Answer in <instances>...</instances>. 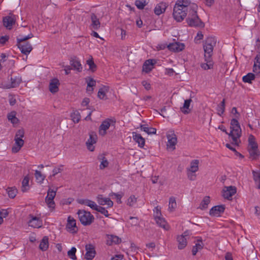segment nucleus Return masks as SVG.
Segmentation results:
<instances>
[{
	"instance_id": "f257e3e1",
	"label": "nucleus",
	"mask_w": 260,
	"mask_h": 260,
	"mask_svg": "<svg viewBox=\"0 0 260 260\" xmlns=\"http://www.w3.org/2000/svg\"><path fill=\"white\" fill-rule=\"evenodd\" d=\"M216 43V40L214 37H208L204 44V58L205 63H202L201 67L204 70H208L212 68L213 63L212 59L213 50Z\"/></svg>"
},
{
	"instance_id": "f03ea898",
	"label": "nucleus",
	"mask_w": 260,
	"mask_h": 260,
	"mask_svg": "<svg viewBox=\"0 0 260 260\" xmlns=\"http://www.w3.org/2000/svg\"><path fill=\"white\" fill-rule=\"evenodd\" d=\"M194 3L189 0H178L176 2L173 9V15L178 22L182 21L190 11V7Z\"/></svg>"
},
{
	"instance_id": "7ed1b4c3",
	"label": "nucleus",
	"mask_w": 260,
	"mask_h": 260,
	"mask_svg": "<svg viewBox=\"0 0 260 260\" xmlns=\"http://www.w3.org/2000/svg\"><path fill=\"white\" fill-rule=\"evenodd\" d=\"M34 37L32 33L30 32L27 36H23L19 35L17 38V46L20 50L22 53L28 55L32 50L31 45L27 40Z\"/></svg>"
},
{
	"instance_id": "20e7f679",
	"label": "nucleus",
	"mask_w": 260,
	"mask_h": 260,
	"mask_svg": "<svg viewBox=\"0 0 260 260\" xmlns=\"http://www.w3.org/2000/svg\"><path fill=\"white\" fill-rule=\"evenodd\" d=\"M198 6L196 4L191 5L190 7L188 17L186 19L188 24L191 27L204 26V24L201 21L197 15Z\"/></svg>"
},
{
	"instance_id": "39448f33",
	"label": "nucleus",
	"mask_w": 260,
	"mask_h": 260,
	"mask_svg": "<svg viewBox=\"0 0 260 260\" xmlns=\"http://www.w3.org/2000/svg\"><path fill=\"white\" fill-rule=\"evenodd\" d=\"M230 128L229 137L232 138V144L238 146L240 143V138L241 136V129L238 120L235 118L232 119Z\"/></svg>"
},
{
	"instance_id": "423d86ee",
	"label": "nucleus",
	"mask_w": 260,
	"mask_h": 260,
	"mask_svg": "<svg viewBox=\"0 0 260 260\" xmlns=\"http://www.w3.org/2000/svg\"><path fill=\"white\" fill-rule=\"evenodd\" d=\"M24 136V131L23 129L18 130L15 134V143L12 148L13 153L18 152L24 145V141L22 138Z\"/></svg>"
},
{
	"instance_id": "0eeeda50",
	"label": "nucleus",
	"mask_w": 260,
	"mask_h": 260,
	"mask_svg": "<svg viewBox=\"0 0 260 260\" xmlns=\"http://www.w3.org/2000/svg\"><path fill=\"white\" fill-rule=\"evenodd\" d=\"M77 214L80 221L83 225H89L94 221V217L89 212L84 210H79Z\"/></svg>"
},
{
	"instance_id": "6e6552de",
	"label": "nucleus",
	"mask_w": 260,
	"mask_h": 260,
	"mask_svg": "<svg viewBox=\"0 0 260 260\" xmlns=\"http://www.w3.org/2000/svg\"><path fill=\"white\" fill-rule=\"evenodd\" d=\"M177 240L179 244L189 243H194V244H199L200 242H203V240L201 237H191L189 235V232L186 231L180 236H178Z\"/></svg>"
},
{
	"instance_id": "1a4fd4ad",
	"label": "nucleus",
	"mask_w": 260,
	"mask_h": 260,
	"mask_svg": "<svg viewBox=\"0 0 260 260\" xmlns=\"http://www.w3.org/2000/svg\"><path fill=\"white\" fill-rule=\"evenodd\" d=\"M22 81L21 77L19 76L11 77L10 82L4 81L1 83V87L4 89L15 88L19 86Z\"/></svg>"
},
{
	"instance_id": "9d476101",
	"label": "nucleus",
	"mask_w": 260,
	"mask_h": 260,
	"mask_svg": "<svg viewBox=\"0 0 260 260\" xmlns=\"http://www.w3.org/2000/svg\"><path fill=\"white\" fill-rule=\"evenodd\" d=\"M56 190H53L49 188L47 192V196L45 198V202L48 205L49 208L54 209L55 207V203L54 199L56 195Z\"/></svg>"
},
{
	"instance_id": "9b49d317",
	"label": "nucleus",
	"mask_w": 260,
	"mask_h": 260,
	"mask_svg": "<svg viewBox=\"0 0 260 260\" xmlns=\"http://www.w3.org/2000/svg\"><path fill=\"white\" fill-rule=\"evenodd\" d=\"M237 191L236 187L233 186H225L222 190V196L224 198L231 200L232 197Z\"/></svg>"
},
{
	"instance_id": "f8f14e48",
	"label": "nucleus",
	"mask_w": 260,
	"mask_h": 260,
	"mask_svg": "<svg viewBox=\"0 0 260 260\" xmlns=\"http://www.w3.org/2000/svg\"><path fill=\"white\" fill-rule=\"evenodd\" d=\"M66 228L68 232L73 234L76 233L78 230L76 220L71 216H69L68 218Z\"/></svg>"
},
{
	"instance_id": "ddd939ff",
	"label": "nucleus",
	"mask_w": 260,
	"mask_h": 260,
	"mask_svg": "<svg viewBox=\"0 0 260 260\" xmlns=\"http://www.w3.org/2000/svg\"><path fill=\"white\" fill-rule=\"evenodd\" d=\"M86 253L85 258L87 260L92 259L96 254L95 247L93 245H85Z\"/></svg>"
},
{
	"instance_id": "4468645a",
	"label": "nucleus",
	"mask_w": 260,
	"mask_h": 260,
	"mask_svg": "<svg viewBox=\"0 0 260 260\" xmlns=\"http://www.w3.org/2000/svg\"><path fill=\"white\" fill-rule=\"evenodd\" d=\"M29 220L28 222V225L34 228H39L42 226V220L38 217L29 215Z\"/></svg>"
},
{
	"instance_id": "2eb2a0df",
	"label": "nucleus",
	"mask_w": 260,
	"mask_h": 260,
	"mask_svg": "<svg viewBox=\"0 0 260 260\" xmlns=\"http://www.w3.org/2000/svg\"><path fill=\"white\" fill-rule=\"evenodd\" d=\"M96 201L100 205H106L107 208H111L113 205V202L109 198H105L102 194L96 197Z\"/></svg>"
},
{
	"instance_id": "dca6fc26",
	"label": "nucleus",
	"mask_w": 260,
	"mask_h": 260,
	"mask_svg": "<svg viewBox=\"0 0 260 260\" xmlns=\"http://www.w3.org/2000/svg\"><path fill=\"white\" fill-rule=\"evenodd\" d=\"M97 141V136L93 133L91 132L89 134V138L86 142L87 149L90 151H93L94 149L93 144H95Z\"/></svg>"
},
{
	"instance_id": "f3484780",
	"label": "nucleus",
	"mask_w": 260,
	"mask_h": 260,
	"mask_svg": "<svg viewBox=\"0 0 260 260\" xmlns=\"http://www.w3.org/2000/svg\"><path fill=\"white\" fill-rule=\"evenodd\" d=\"M168 139L167 147L172 150L175 149V145L177 142V139L174 132H171L167 136Z\"/></svg>"
},
{
	"instance_id": "a211bd4d",
	"label": "nucleus",
	"mask_w": 260,
	"mask_h": 260,
	"mask_svg": "<svg viewBox=\"0 0 260 260\" xmlns=\"http://www.w3.org/2000/svg\"><path fill=\"white\" fill-rule=\"evenodd\" d=\"M184 44L180 42L170 43L167 45V48L170 50L175 52H179L182 51L184 49Z\"/></svg>"
},
{
	"instance_id": "6ab92c4d",
	"label": "nucleus",
	"mask_w": 260,
	"mask_h": 260,
	"mask_svg": "<svg viewBox=\"0 0 260 260\" xmlns=\"http://www.w3.org/2000/svg\"><path fill=\"white\" fill-rule=\"evenodd\" d=\"M225 207L223 205L215 206L210 210V215L213 216H219L224 211Z\"/></svg>"
},
{
	"instance_id": "aec40b11",
	"label": "nucleus",
	"mask_w": 260,
	"mask_h": 260,
	"mask_svg": "<svg viewBox=\"0 0 260 260\" xmlns=\"http://www.w3.org/2000/svg\"><path fill=\"white\" fill-rule=\"evenodd\" d=\"M112 121L110 119H107L102 123L99 129V133L101 135L104 136L106 134V131L109 128L111 122Z\"/></svg>"
},
{
	"instance_id": "412c9836",
	"label": "nucleus",
	"mask_w": 260,
	"mask_h": 260,
	"mask_svg": "<svg viewBox=\"0 0 260 260\" xmlns=\"http://www.w3.org/2000/svg\"><path fill=\"white\" fill-rule=\"evenodd\" d=\"M15 22L14 16H8L3 18V24L8 29H11Z\"/></svg>"
},
{
	"instance_id": "4be33fe9",
	"label": "nucleus",
	"mask_w": 260,
	"mask_h": 260,
	"mask_svg": "<svg viewBox=\"0 0 260 260\" xmlns=\"http://www.w3.org/2000/svg\"><path fill=\"white\" fill-rule=\"evenodd\" d=\"M59 81L57 78H53L50 80L49 83V90L52 93H55L58 91Z\"/></svg>"
},
{
	"instance_id": "5701e85b",
	"label": "nucleus",
	"mask_w": 260,
	"mask_h": 260,
	"mask_svg": "<svg viewBox=\"0 0 260 260\" xmlns=\"http://www.w3.org/2000/svg\"><path fill=\"white\" fill-rule=\"evenodd\" d=\"M167 7L168 5L166 3L160 2L155 6L154 12L156 15H159L166 11Z\"/></svg>"
},
{
	"instance_id": "b1692460",
	"label": "nucleus",
	"mask_w": 260,
	"mask_h": 260,
	"mask_svg": "<svg viewBox=\"0 0 260 260\" xmlns=\"http://www.w3.org/2000/svg\"><path fill=\"white\" fill-rule=\"evenodd\" d=\"M90 18L91 20V23L90 25L91 28L94 30L99 29L101 26V23L97 16L95 14L92 13L91 15Z\"/></svg>"
},
{
	"instance_id": "393cba45",
	"label": "nucleus",
	"mask_w": 260,
	"mask_h": 260,
	"mask_svg": "<svg viewBox=\"0 0 260 260\" xmlns=\"http://www.w3.org/2000/svg\"><path fill=\"white\" fill-rule=\"evenodd\" d=\"M132 134L133 140L138 144L139 147H143L145 143V139L140 134H137L136 132H133Z\"/></svg>"
},
{
	"instance_id": "a878e982",
	"label": "nucleus",
	"mask_w": 260,
	"mask_h": 260,
	"mask_svg": "<svg viewBox=\"0 0 260 260\" xmlns=\"http://www.w3.org/2000/svg\"><path fill=\"white\" fill-rule=\"evenodd\" d=\"M106 237L107 244H120L122 242L121 238L115 235H107Z\"/></svg>"
},
{
	"instance_id": "bb28decb",
	"label": "nucleus",
	"mask_w": 260,
	"mask_h": 260,
	"mask_svg": "<svg viewBox=\"0 0 260 260\" xmlns=\"http://www.w3.org/2000/svg\"><path fill=\"white\" fill-rule=\"evenodd\" d=\"M70 64L72 66L74 70L78 72H81L82 69V65L79 60L76 58H72L70 60Z\"/></svg>"
},
{
	"instance_id": "cd10ccee",
	"label": "nucleus",
	"mask_w": 260,
	"mask_h": 260,
	"mask_svg": "<svg viewBox=\"0 0 260 260\" xmlns=\"http://www.w3.org/2000/svg\"><path fill=\"white\" fill-rule=\"evenodd\" d=\"M199 160L198 159L192 160L190 162L189 167L186 168V171L191 172H197L199 170Z\"/></svg>"
},
{
	"instance_id": "c85d7f7f",
	"label": "nucleus",
	"mask_w": 260,
	"mask_h": 260,
	"mask_svg": "<svg viewBox=\"0 0 260 260\" xmlns=\"http://www.w3.org/2000/svg\"><path fill=\"white\" fill-rule=\"evenodd\" d=\"M253 72L255 74H260V53L256 55L254 58Z\"/></svg>"
},
{
	"instance_id": "c756f323",
	"label": "nucleus",
	"mask_w": 260,
	"mask_h": 260,
	"mask_svg": "<svg viewBox=\"0 0 260 260\" xmlns=\"http://www.w3.org/2000/svg\"><path fill=\"white\" fill-rule=\"evenodd\" d=\"M255 149H258V146L257 143L255 141V137L250 135L248 138V149L252 150Z\"/></svg>"
},
{
	"instance_id": "7c9ffc66",
	"label": "nucleus",
	"mask_w": 260,
	"mask_h": 260,
	"mask_svg": "<svg viewBox=\"0 0 260 260\" xmlns=\"http://www.w3.org/2000/svg\"><path fill=\"white\" fill-rule=\"evenodd\" d=\"M153 60L148 59L145 61L143 66V71L146 73L150 72L153 68Z\"/></svg>"
},
{
	"instance_id": "2f4dec72",
	"label": "nucleus",
	"mask_w": 260,
	"mask_h": 260,
	"mask_svg": "<svg viewBox=\"0 0 260 260\" xmlns=\"http://www.w3.org/2000/svg\"><path fill=\"white\" fill-rule=\"evenodd\" d=\"M156 223L161 228H163L164 230L168 231L170 229V226L168 223L166 221L165 219L162 217L158 218V219L155 220Z\"/></svg>"
},
{
	"instance_id": "473e14b6",
	"label": "nucleus",
	"mask_w": 260,
	"mask_h": 260,
	"mask_svg": "<svg viewBox=\"0 0 260 260\" xmlns=\"http://www.w3.org/2000/svg\"><path fill=\"white\" fill-rule=\"evenodd\" d=\"M141 129L148 135L155 134L156 132V129L155 128L152 127H148L147 124L141 125Z\"/></svg>"
},
{
	"instance_id": "72a5a7b5",
	"label": "nucleus",
	"mask_w": 260,
	"mask_h": 260,
	"mask_svg": "<svg viewBox=\"0 0 260 260\" xmlns=\"http://www.w3.org/2000/svg\"><path fill=\"white\" fill-rule=\"evenodd\" d=\"M252 174L255 183L258 188H260V169L258 171H253Z\"/></svg>"
},
{
	"instance_id": "f704fd0d",
	"label": "nucleus",
	"mask_w": 260,
	"mask_h": 260,
	"mask_svg": "<svg viewBox=\"0 0 260 260\" xmlns=\"http://www.w3.org/2000/svg\"><path fill=\"white\" fill-rule=\"evenodd\" d=\"M109 90V87L106 86H104L101 87L98 93V96L100 99H104L106 95V93Z\"/></svg>"
},
{
	"instance_id": "c9c22d12",
	"label": "nucleus",
	"mask_w": 260,
	"mask_h": 260,
	"mask_svg": "<svg viewBox=\"0 0 260 260\" xmlns=\"http://www.w3.org/2000/svg\"><path fill=\"white\" fill-rule=\"evenodd\" d=\"M191 102L192 100L190 99L185 100L183 107L181 108V110L184 114H188L189 112V110H188Z\"/></svg>"
},
{
	"instance_id": "e433bc0d",
	"label": "nucleus",
	"mask_w": 260,
	"mask_h": 260,
	"mask_svg": "<svg viewBox=\"0 0 260 260\" xmlns=\"http://www.w3.org/2000/svg\"><path fill=\"white\" fill-rule=\"evenodd\" d=\"M255 79V75L249 73L242 78L243 81L245 83H251V81Z\"/></svg>"
},
{
	"instance_id": "4c0bfd02",
	"label": "nucleus",
	"mask_w": 260,
	"mask_h": 260,
	"mask_svg": "<svg viewBox=\"0 0 260 260\" xmlns=\"http://www.w3.org/2000/svg\"><path fill=\"white\" fill-rule=\"evenodd\" d=\"M29 180V178L28 176H25L23 178V179L22 180V191L23 192H25L28 189V188H29V186H28Z\"/></svg>"
},
{
	"instance_id": "58836bf2",
	"label": "nucleus",
	"mask_w": 260,
	"mask_h": 260,
	"mask_svg": "<svg viewBox=\"0 0 260 260\" xmlns=\"http://www.w3.org/2000/svg\"><path fill=\"white\" fill-rule=\"evenodd\" d=\"M210 200L209 197H205L200 204V209H201L202 210L206 209L208 207V205L210 203Z\"/></svg>"
},
{
	"instance_id": "ea45409f",
	"label": "nucleus",
	"mask_w": 260,
	"mask_h": 260,
	"mask_svg": "<svg viewBox=\"0 0 260 260\" xmlns=\"http://www.w3.org/2000/svg\"><path fill=\"white\" fill-rule=\"evenodd\" d=\"M250 158L252 159H256L260 155V152L258 149L249 150Z\"/></svg>"
},
{
	"instance_id": "a19ab883",
	"label": "nucleus",
	"mask_w": 260,
	"mask_h": 260,
	"mask_svg": "<svg viewBox=\"0 0 260 260\" xmlns=\"http://www.w3.org/2000/svg\"><path fill=\"white\" fill-rule=\"evenodd\" d=\"M216 110L218 114L220 116H221L224 113L225 110V99H223L222 102L217 106Z\"/></svg>"
},
{
	"instance_id": "79ce46f5",
	"label": "nucleus",
	"mask_w": 260,
	"mask_h": 260,
	"mask_svg": "<svg viewBox=\"0 0 260 260\" xmlns=\"http://www.w3.org/2000/svg\"><path fill=\"white\" fill-rule=\"evenodd\" d=\"M8 119L9 121L11 122L13 124H17L18 123L19 120L16 117V113L15 112H12L8 115Z\"/></svg>"
},
{
	"instance_id": "37998d69",
	"label": "nucleus",
	"mask_w": 260,
	"mask_h": 260,
	"mask_svg": "<svg viewBox=\"0 0 260 260\" xmlns=\"http://www.w3.org/2000/svg\"><path fill=\"white\" fill-rule=\"evenodd\" d=\"M177 207V204L175 199L172 197L169 199V210L171 212L173 211Z\"/></svg>"
},
{
	"instance_id": "c03bdc74",
	"label": "nucleus",
	"mask_w": 260,
	"mask_h": 260,
	"mask_svg": "<svg viewBox=\"0 0 260 260\" xmlns=\"http://www.w3.org/2000/svg\"><path fill=\"white\" fill-rule=\"evenodd\" d=\"M153 216L155 220L162 217L161 213L160 207L157 206L154 208L153 210Z\"/></svg>"
},
{
	"instance_id": "a18cd8bd",
	"label": "nucleus",
	"mask_w": 260,
	"mask_h": 260,
	"mask_svg": "<svg viewBox=\"0 0 260 260\" xmlns=\"http://www.w3.org/2000/svg\"><path fill=\"white\" fill-rule=\"evenodd\" d=\"M35 177L37 181L39 183H42L45 178V176L42 175L40 171L36 170L35 173Z\"/></svg>"
},
{
	"instance_id": "49530a36",
	"label": "nucleus",
	"mask_w": 260,
	"mask_h": 260,
	"mask_svg": "<svg viewBox=\"0 0 260 260\" xmlns=\"http://www.w3.org/2000/svg\"><path fill=\"white\" fill-rule=\"evenodd\" d=\"M8 196L11 198H14L15 197L17 192V189L13 187H9L7 189Z\"/></svg>"
},
{
	"instance_id": "de8ad7c7",
	"label": "nucleus",
	"mask_w": 260,
	"mask_h": 260,
	"mask_svg": "<svg viewBox=\"0 0 260 260\" xmlns=\"http://www.w3.org/2000/svg\"><path fill=\"white\" fill-rule=\"evenodd\" d=\"M146 4L147 3L145 0H136L135 2V5L140 10L144 9Z\"/></svg>"
},
{
	"instance_id": "09e8293b",
	"label": "nucleus",
	"mask_w": 260,
	"mask_h": 260,
	"mask_svg": "<svg viewBox=\"0 0 260 260\" xmlns=\"http://www.w3.org/2000/svg\"><path fill=\"white\" fill-rule=\"evenodd\" d=\"M137 202V198L132 195L127 199V204L129 206H133Z\"/></svg>"
},
{
	"instance_id": "8fccbe9b",
	"label": "nucleus",
	"mask_w": 260,
	"mask_h": 260,
	"mask_svg": "<svg viewBox=\"0 0 260 260\" xmlns=\"http://www.w3.org/2000/svg\"><path fill=\"white\" fill-rule=\"evenodd\" d=\"M76 252V248L74 247H73L71 250L68 251V256L73 259H76V256L75 255Z\"/></svg>"
},
{
	"instance_id": "3c124183",
	"label": "nucleus",
	"mask_w": 260,
	"mask_h": 260,
	"mask_svg": "<svg viewBox=\"0 0 260 260\" xmlns=\"http://www.w3.org/2000/svg\"><path fill=\"white\" fill-rule=\"evenodd\" d=\"M73 120L75 122H78L80 119V116L78 112H74L71 115Z\"/></svg>"
},
{
	"instance_id": "603ef678",
	"label": "nucleus",
	"mask_w": 260,
	"mask_h": 260,
	"mask_svg": "<svg viewBox=\"0 0 260 260\" xmlns=\"http://www.w3.org/2000/svg\"><path fill=\"white\" fill-rule=\"evenodd\" d=\"M194 172H191L190 171H186V174L187 178L189 180L193 181L195 180L197 177V175Z\"/></svg>"
},
{
	"instance_id": "864d4df0",
	"label": "nucleus",
	"mask_w": 260,
	"mask_h": 260,
	"mask_svg": "<svg viewBox=\"0 0 260 260\" xmlns=\"http://www.w3.org/2000/svg\"><path fill=\"white\" fill-rule=\"evenodd\" d=\"M91 200L88 199H80L77 200V202L81 205H85L87 206H89V204L90 203Z\"/></svg>"
},
{
	"instance_id": "5fc2aeb1",
	"label": "nucleus",
	"mask_w": 260,
	"mask_h": 260,
	"mask_svg": "<svg viewBox=\"0 0 260 260\" xmlns=\"http://www.w3.org/2000/svg\"><path fill=\"white\" fill-rule=\"evenodd\" d=\"M87 64L89 67V69H90L92 71H94L96 68V65L94 63L92 58H91L90 59H88L87 60Z\"/></svg>"
},
{
	"instance_id": "6e6d98bb",
	"label": "nucleus",
	"mask_w": 260,
	"mask_h": 260,
	"mask_svg": "<svg viewBox=\"0 0 260 260\" xmlns=\"http://www.w3.org/2000/svg\"><path fill=\"white\" fill-rule=\"evenodd\" d=\"M96 211L104 215L106 217H108L109 216L108 211L104 207L99 206Z\"/></svg>"
},
{
	"instance_id": "4d7b16f0",
	"label": "nucleus",
	"mask_w": 260,
	"mask_h": 260,
	"mask_svg": "<svg viewBox=\"0 0 260 260\" xmlns=\"http://www.w3.org/2000/svg\"><path fill=\"white\" fill-rule=\"evenodd\" d=\"M203 248L202 245H196L193 246L192 249V253L193 255H195L199 250H201Z\"/></svg>"
},
{
	"instance_id": "13d9d810",
	"label": "nucleus",
	"mask_w": 260,
	"mask_h": 260,
	"mask_svg": "<svg viewBox=\"0 0 260 260\" xmlns=\"http://www.w3.org/2000/svg\"><path fill=\"white\" fill-rule=\"evenodd\" d=\"M63 166H60L59 168H55L52 171L53 174L52 176H50V177H51L52 176H55L56 174H57L59 173H60L62 171Z\"/></svg>"
},
{
	"instance_id": "bf43d9fd",
	"label": "nucleus",
	"mask_w": 260,
	"mask_h": 260,
	"mask_svg": "<svg viewBox=\"0 0 260 260\" xmlns=\"http://www.w3.org/2000/svg\"><path fill=\"white\" fill-rule=\"evenodd\" d=\"M108 164H109V162H108V160L105 157H104L102 159V161L101 162V164L100 165V168L101 169H103L105 168L106 167H108Z\"/></svg>"
},
{
	"instance_id": "052dcab7",
	"label": "nucleus",
	"mask_w": 260,
	"mask_h": 260,
	"mask_svg": "<svg viewBox=\"0 0 260 260\" xmlns=\"http://www.w3.org/2000/svg\"><path fill=\"white\" fill-rule=\"evenodd\" d=\"M129 219L132 220V222L131 223L132 225H137L139 223L138 218L136 217L131 216L129 217Z\"/></svg>"
},
{
	"instance_id": "680f3d73",
	"label": "nucleus",
	"mask_w": 260,
	"mask_h": 260,
	"mask_svg": "<svg viewBox=\"0 0 260 260\" xmlns=\"http://www.w3.org/2000/svg\"><path fill=\"white\" fill-rule=\"evenodd\" d=\"M87 86L93 87L95 86L96 82L92 78H89V80L87 81Z\"/></svg>"
},
{
	"instance_id": "e2e57ef3",
	"label": "nucleus",
	"mask_w": 260,
	"mask_h": 260,
	"mask_svg": "<svg viewBox=\"0 0 260 260\" xmlns=\"http://www.w3.org/2000/svg\"><path fill=\"white\" fill-rule=\"evenodd\" d=\"M88 207L96 211L99 206L94 202L91 201Z\"/></svg>"
},
{
	"instance_id": "0e129e2a",
	"label": "nucleus",
	"mask_w": 260,
	"mask_h": 260,
	"mask_svg": "<svg viewBox=\"0 0 260 260\" xmlns=\"http://www.w3.org/2000/svg\"><path fill=\"white\" fill-rule=\"evenodd\" d=\"M142 85L144 87V88L148 90L151 88V85L149 83L147 82L146 81H143L142 82Z\"/></svg>"
},
{
	"instance_id": "69168bd1",
	"label": "nucleus",
	"mask_w": 260,
	"mask_h": 260,
	"mask_svg": "<svg viewBox=\"0 0 260 260\" xmlns=\"http://www.w3.org/2000/svg\"><path fill=\"white\" fill-rule=\"evenodd\" d=\"M9 40V37L5 36H2L0 38V44H5V43L8 41Z\"/></svg>"
},
{
	"instance_id": "338daca9",
	"label": "nucleus",
	"mask_w": 260,
	"mask_h": 260,
	"mask_svg": "<svg viewBox=\"0 0 260 260\" xmlns=\"http://www.w3.org/2000/svg\"><path fill=\"white\" fill-rule=\"evenodd\" d=\"M123 258V255L122 254H116L114 257H112L111 260H122Z\"/></svg>"
},
{
	"instance_id": "774afa93",
	"label": "nucleus",
	"mask_w": 260,
	"mask_h": 260,
	"mask_svg": "<svg viewBox=\"0 0 260 260\" xmlns=\"http://www.w3.org/2000/svg\"><path fill=\"white\" fill-rule=\"evenodd\" d=\"M225 260H233L232 254L231 252H226L225 255Z\"/></svg>"
}]
</instances>
